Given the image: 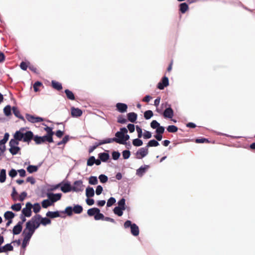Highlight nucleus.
<instances>
[{
  "label": "nucleus",
  "instance_id": "1",
  "mask_svg": "<svg viewBox=\"0 0 255 255\" xmlns=\"http://www.w3.org/2000/svg\"><path fill=\"white\" fill-rule=\"evenodd\" d=\"M40 215H36L33 217L26 224V230H29L34 233L35 230L37 229L40 225Z\"/></svg>",
  "mask_w": 255,
  "mask_h": 255
},
{
  "label": "nucleus",
  "instance_id": "2",
  "mask_svg": "<svg viewBox=\"0 0 255 255\" xmlns=\"http://www.w3.org/2000/svg\"><path fill=\"white\" fill-rule=\"evenodd\" d=\"M127 132L128 129L126 128H121L120 131L116 133V137L107 138L108 143L114 141L120 144L123 143L124 134Z\"/></svg>",
  "mask_w": 255,
  "mask_h": 255
},
{
  "label": "nucleus",
  "instance_id": "3",
  "mask_svg": "<svg viewBox=\"0 0 255 255\" xmlns=\"http://www.w3.org/2000/svg\"><path fill=\"white\" fill-rule=\"evenodd\" d=\"M19 142L16 140H13V139H11L9 142V151L10 153L14 155L18 153L20 151V148L18 146Z\"/></svg>",
  "mask_w": 255,
  "mask_h": 255
},
{
  "label": "nucleus",
  "instance_id": "4",
  "mask_svg": "<svg viewBox=\"0 0 255 255\" xmlns=\"http://www.w3.org/2000/svg\"><path fill=\"white\" fill-rule=\"evenodd\" d=\"M124 227L126 229L130 227L131 233L133 236H137L139 235V228L138 226L134 223L132 224L130 221H127L124 224Z\"/></svg>",
  "mask_w": 255,
  "mask_h": 255
},
{
  "label": "nucleus",
  "instance_id": "5",
  "mask_svg": "<svg viewBox=\"0 0 255 255\" xmlns=\"http://www.w3.org/2000/svg\"><path fill=\"white\" fill-rule=\"evenodd\" d=\"M33 140L36 144H40L46 141L49 143L53 142V138H51L50 137H49L46 135L42 136L35 135L34 136Z\"/></svg>",
  "mask_w": 255,
  "mask_h": 255
},
{
  "label": "nucleus",
  "instance_id": "6",
  "mask_svg": "<svg viewBox=\"0 0 255 255\" xmlns=\"http://www.w3.org/2000/svg\"><path fill=\"white\" fill-rule=\"evenodd\" d=\"M148 153V148L146 146L145 147H141L136 151L135 153L136 158L137 159H142L146 156Z\"/></svg>",
  "mask_w": 255,
  "mask_h": 255
},
{
  "label": "nucleus",
  "instance_id": "7",
  "mask_svg": "<svg viewBox=\"0 0 255 255\" xmlns=\"http://www.w3.org/2000/svg\"><path fill=\"white\" fill-rule=\"evenodd\" d=\"M73 191L78 192L82 191L84 190V185L82 180H79L74 182L73 185L72 186Z\"/></svg>",
  "mask_w": 255,
  "mask_h": 255
},
{
  "label": "nucleus",
  "instance_id": "8",
  "mask_svg": "<svg viewBox=\"0 0 255 255\" xmlns=\"http://www.w3.org/2000/svg\"><path fill=\"white\" fill-rule=\"evenodd\" d=\"M32 207V205L30 203L27 202L26 204L25 207L22 210V215L27 217H30L31 216Z\"/></svg>",
  "mask_w": 255,
  "mask_h": 255
},
{
  "label": "nucleus",
  "instance_id": "9",
  "mask_svg": "<svg viewBox=\"0 0 255 255\" xmlns=\"http://www.w3.org/2000/svg\"><path fill=\"white\" fill-rule=\"evenodd\" d=\"M25 118L28 122L31 123H39L43 121V119L41 117H35L29 114H26Z\"/></svg>",
  "mask_w": 255,
  "mask_h": 255
},
{
  "label": "nucleus",
  "instance_id": "10",
  "mask_svg": "<svg viewBox=\"0 0 255 255\" xmlns=\"http://www.w3.org/2000/svg\"><path fill=\"white\" fill-rule=\"evenodd\" d=\"M47 196L48 199L51 200V201L52 202V203L53 204L54 202H55L61 199V196H62V194L61 193L54 194V193H49L47 194Z\"/></svg>",
  "mask_w": 255,
  "mask_h": 255
},
{
  "label": "nucleus",
  "instance_id": "11",
  "mask_svg": "<svg viewBox=\"0 0 255 255\" xmlns=\"http://www.w3.org/2000/svg\"><path fill=\"white\" fill-rule=\"evenodd\" d=\"M34 135L31 131H27L23 132V141L29 143L32 139L34 138Z\"/></svg>",
  "mask_w": 255,
  "mask_h": 255
},
{
  "label": "nucleus",
  "instance_id": "12",
  "mask_svg": "<svg viewBox=\"0 0 255 255\" xmlns=\"http://www.w3.org/2000/svg\"><path fill=\"white\" fill-rule=\"evenodd\" d=\"M169 85L168 78L167 77H164L157 85V88L160 90H163L164 88Z\"/></svg>",
  "mask_w": 255,
  "mask_h": 255
},
{
  "label": "nucleus",
  "instance_id": "13",
  "mask_svg": "<svg viewBox=\"0 0 255 255\" xmlns=\"http://www.w3.org/2000/svg\"><path fill=\"white\" fill-rule=\"evenodd\" d=\"M148 168V165L141 166L136 170V174L139 177H142Z\"/></svg>",
  "mask_w": 255,
  "mask_h": 255
},
{
  "label": "nucleus",
  "instance_id": "14",
  "mask_svg": "<svg viewBox=\"0 0 255 255\" xmlns=\"http://www.w3.org/2000/svg\"><path fill=\"white\" fill-rule=\"evenodd\" d=\"M13 140H16L18 142L19 141H23V132L21 130L16 131L13 135Z\"/></svg>",
  "mask_w": 255,
  "mask_h": 255
},
{
  "label": "nucleus",
  "instance_id": "15",
  "mask_svg": "<svg viewBox=\"0 0 255 255\" xmlns=\"http://www.w3.org/2000/svg\"><path fill=\"white\" fill-rule=\"evenodd\" d=\"M106 143H108L107 138L100 140L99 142H96L94 145L90 147L89 151L91 153L93 152L98 146Z\"/></svg>",
  "mask_w": 255,
  "mask_h": 255
},
{
  "label": "nucleus",
  "instance_id": "16",
  "mask_svg": "<svg viewBox=\"0 0 255 255\" xmlns=\"http://www.w3.org/2000/svg\"><path fill=\"white\" fill-rule=\"evenodd\" d=\"M117 110L120 113H125L127 111L128 106L126 104L124 103H119L116 104Z\"/></svg>",
  "mask_w": 255,
  "mask_h": 255
},
{
  "label": "nucleus",
  "instance_id": "17",
  "mask_svg": "<svg viewBox=\"0 0 255 255\" xmlns=\"http://www.w3.org/2000/svg\"><path fill=\"white\" fill-rule=\"evenodd\" d=\"M164 118L171 119L173 116V111L172 109L169 107L166 108L163 112Z\"/></svg>",
  "mask_w": 255,
  "mask_h": 255
},
{
  "label": "nucleus",
  "instance_id": "18",
  "mask_svg": "<svg viewBox=\"0 0 255 255\" xmlns=\"http://www.w3.org/2000/svg\"><path fill=\"white\" fill-rule=\"evenodd\" d=\"M61 190L64 193H67L72 191V186L69 183H66L61 186Z\"/></svg>",
  "mask_w": 255,
  "mask_h": 255
},
{
  "label": "nucleus",
  "instance_id": "19",
  "mask_svg": "<svg viewBox=\"0 0 255 255\" xmlns=\"http://www.w3.org/2000/svg\"><path fill=\"white\" fill-rule=\"evenodd\" d=\"M82 114V111L78 109L72 107L71 108V115L73 117H79Z\"/></svg>",
  "mask_w": 255,
  "mask_h": 255
},
{
  "label": "nucleus",
  "instance_id": "20",
  "mask_svg": "<svg viewBox=\"0 0 255 255\" xmlns=\"http://www.w3.org/2000/svg\"><path fill=\"white\" fill-rule=\"evenodd\" d=\"M22 226L21 223H18L17 224L13 227L12 233L13 235H18L21 232Z\"/></svg>",
  "mask_w": 255,
  "mask_h": 255
},
{
  "label": "nucleus",
  "instance_id": "21",
  "mask_svg": "<svg viewBox=\"0 0 255 255\" xmlns=\"http://www.w3.org/2000/svg\"><path fill=\"white\" fill-rule=\"evenodd\" d=\"M95 192L92 187L88 186L86 189V195L88 198L92 197L94 196Z\"/></svg>",
  "mask_w": 255,
  "mask_h": 255
},
{
  "label": "nucleus",
  "instance_id": "22",
  "mask_svg": "<svg viewBox=\"0 0 255 255\" xmlns=\"http://www.w3.org/2000/svg\"><path fill=\"white\" fill-rule=\"evenodd\" d=\"M43 125L45 126L44 129L47 132V134L46 135L48 137H50L51 138H53L52 136L54 134V132L52 131V128L50 127L46 126L45 124H43Z\"/></svg>",
  "mask_w": 255,
  "mask_h": 255
},
{
  "label": "nucleus",
  "instance_id": "23",
  "mask_svg": "<svg viewBox=\"0 0 255 255\" xmlns=\"http://www.w3.org/2000/svg\"><path fill=\"white\" fill-rule=\"evenodd\" d=\"M127 116L128 120L131 123L135 122L137 119V114L135 113H129Z\"/></svg>",
  "mask_w": 255,
  "mask_h": 255
},
{
  "label": "nucleus",
  "instance_id": "24",
  "mask_svg": "<svg viewBox=\"0 0 255 255\" xmlns=\"http://www.w3.org/2000/svg\"><path fill=\"white\" fill-rule=\"evenodd\" d=\"M99 157L101 161L106 162L109 159V155L107 153H101L99 154Z\"/></svg>",
  "mask_w": 255,
  "mask_h": 255
},
{
  "label": "nucleus",
  "instance_id": "25",
  "mask_svg": "<svg viewBox=\"0 0 255 255\" xmlns=\"http://www.w3.org/2000/svg\"><path fill=\"white\" fill-rule=\"evenodd\" d=\"M46 216L51 218H56V217H59L60 214L58 211H55V212L48 211L46 213Z\"/></svg>",
  "mask_w": 255,
  "mask_h": 255
},
{
  "label": "nucleus",
  "instance_id": "26",
  "mask_svg": "<svg viewBox=\"0 0 255 255\" xmlns=\"http://www.w3.org/2000/svg\"><path fill=\"white\" fill-rule=\"evenodd\" d=\"M6 179V170L4 169H1L0 171V182L3 183Z\"/></svg>",
  "mask_w": 255,
  "mask_h": 255
},
{
  "label": "nucleus",
  "instance_id": "27",
  "mask_svg": "<svg viewBox=\"0 0 255 255\" xmlns=\"http://www.w3.org/2000/svg\"><path fill=\"white\" fill-rule=\"evenodd\" d=\"M100 212V210L97 208L90 209L87 211V214L90 216L95 215L97 213Z\"/></svg>",
  "mask_w": 255,
  "mask_h": 255
},
{
  "label": "nucleus",
  "instance_id": "28",
  "mask_svg": "<svg viewBox=\"0 0 255 255\" xmlns=\"http://www.w3.org/2000/svg\"><path fill=\"white\" fill-rule=\"evenodd\" d=\"M125 209H123L122 208L119 207H116L114 209V212L115 214L119 216H121L123 214V210Z\"/></svg>",
  "mask_w": 255,
  "mask_h": 255
},
{
  "label": "nucleus",
  "instance_id": "29",
  "mask_svg": "<svg viewBox=\"0 0 255 255\" xmlns=\"http://www.w3.org/2000/svg\"><path fill=\"white\" fill-rule=\"evenodd\" d=\"M52 85L54 89L57 90H60L62 88V86L61 83L54 80L52 81Z\"/></svg>",
  "mask_w": 255,
  "mask_h": 255
},
{
  "label": "nucleus",
  "instance_id": "30",
  "mask_svg": "<svg viewBox=\"0 0 255 255\" xmlns=\"http://www.w3.org/2000/svg\"><path fill=\"white\" fill-rule=\"evenodd\" d=\"M4 217L6 220H12L14 217V214L11 211H7L4 213Z\"/></svg>",
  "mask_w": 255,
  "mask_h": 255
},
{
  "label": "nucleus",
  "instance_id": "31",
  "mask_svg": "<svg viewBox=\"0 0 255 255\" xmlns=\"http://www.w3.org/2000/svg\"><path fill=\"white\" fill-rule=\"evenodd\" d=\"M188 5L186 3L184 2L180 4V10L182 13H185L188 10Z\"/></svg>",
  "mask_w": 255,
  "mask_h": 255
},
{
  "label": "nucleus",
  "instance_id": "32",
  "mask_svg": "<svg viewBox=\"0 0 255 255\" xmlns=\"http://www.w3.org/2000/svg\"><path fill=\"white\" fill-rule=\"evenodd\" d=\"M41 204H42V206L43 208H46L52 205V202L50 200L46 199V200H44L42 202Z\"/></svg>",
  "mask_w": 255,
  "mask_h": 255
},
{
  "label": "nucleus",
  "instance_id": "33",
  "mask_svg": "<svg viewBox=\"0 0 255 255\" xmlns=\"http://www.w3.org/2000/svg\"><path fill=\"white\" fill-rule=\"evenodd\" d=\"M98 183L96 176H91L89 178V183L91 185H96Z\"/></svg>",
  "mask_w": 255,
  "mask_h": 255
},
{
  "label": "nucleus",
  "instance_id": "34",
  "mask_svg": "<svg viewBox=\"0 0 255 255\" xmlns=\"http://www.w3.org/2000/svg\"><path fill=\"white\" fill-rule=\"evenodd\" d=\"M65 93L67 97L71 100H74L75 99V96L74 94L71 91L66 89L65 90Z\"/></svg>",
  "mask_w": 255,
  "mask_h": 255
},
{
  "label": "nucleus",
  "instance_id": "35",
  "mask_svg": "<svg viewBox=\"0 0 255 255\" xmlns=\"http://www.w3.org/2000/svg\"><path fill=\"white\" fill-rule=\"evenodd\" d=\"M27 171L30 173H32L33 172H36L38 170V167L37 166H35V165H29L27 167Z\"/></svg>",
  "mask_w": 255,
  "mask_h": 255
},
{
  "label": "nucleus",
  "instance_id": "36",
  "mask_svg": "<svg viewBox=\"0 0 255 255\" xmlns=\"http://www.w3.org/2000/svg\"><path fill=\"white\" fill-rule=\"evenodd\" d=\"M33 234L34 233L32 232L31 231L29 230H26V228L24 229L23 232V236L30 239H31Z\"/></svg>",
  "mask_w": 255,
  "mask_h": 255
},
{
  "label": "nucleus",
  "instance_id": "37",
  "mask_svg": "<svg viewBox=\"0 0 255 255\" xmlns=\"http://www.w3.org/2000/svg\"><path fill=\"white\" fill-rule=\"evenodd\" d=\"M72 209L73 212L76 214H80L83 211L82 207L79 205H75Z\"/></svg>",
  "mask_w": 255,
  "mask_h": 255
},
{
  "label": "nucleus",
  "instance_id": "38",
  "mask_svg": "<svg viewBox=\"0 0 255 255\" xmlns=\"http://www.w3.org/2000/svg\"><path fill=\"white\" fill-rule=\"evenodd\" d=\"M12 110V112H13V114L16 117H17V118H18L19 119H23V118L21 117V116L20 115L19 111L18 110V109L16 107H13Z\"/></svg>",
  "mask_w": 255,
  "mask_h": 255
},
{
  "label": "nucleus",
  "instance_id": "39",
  "mask_svg": "<svg viewBox=\"0 0 255 255\" xmlns=\"http://www.w3.org/2000/svg\"><path fill=\"white\" fill-rule=\"evenodd\" d=\"M153 115V112L151 110L146 111L144 113V117L146 120L150 119Z\"/></svg>",
  "mask_w": 255,
  "mask_h": 255
},
{
  "label": "nucleus",
  "instance_id": "40",
  "mask_svg": "<svg viewBox=\"0 0 255 255\" xmlns=\"http://www.w3.org/2000/svg\"><path fill=\"white\" fill-rule=\"evenodd\" d=\"M159 145V143L158 141L154 139L150 140L148 142L146 147L148 148V147H153V146H157Z\"/></svg>",
  "mask_w": 255,
  "mask_h": 255
},
{
  "label": "nucleus",
  "instance_id": "41",
  "mask_svg": "<svg viewBox=\"0 0 255 255\" xmlns=\"http://www.w3.org/2000/svg\"><path fill=\"white\" fill-rule=\"evenodd\" d=\"M51 221L50 219L47 218H41L40 217V224H41L43 225H46L50 224Z\"/></svg>",
  "mask_w": 255,
  "mask_h": 255
},
{
  "label": "nucleus",
  "instance_id": "42",
  "mask_svg": "<svg viewBox=\"0 0 255 255\" xmlns=\"http://www.w3.org/2000/svg\"><path fill=\"white\" fill-rule=\"evenodd\" d=\"M132 144L135 146H140L143 144L142 141L139 138H135L133 140Z\"/></svg>",
  "mask_w": 255,
  "mask_h": 255
},
{
  "label": "nucleus",
  "instance_id": "43",
  "mask_svg": "<svg viewBox=\"0 0 255 255\" xmlns=\"http://www.w3.org/2000/svg\"><path fill=\"white\" fill-rule=\"evenodd\" d=\"M167 130L169 132L174 133V132H176L177 131L178 128L175 126L171 125V126H169L167 127Z\"/></svg>",
  "mask_w": 255,
  "mask_h": 255
},
{
  "label": "nucleus",
  "instance_id": "44",
  "mask_svg": "<svg viewBox=\"0 0 255 255\" xmlns=\"http://www.w3.org/2000/svg\"><path fill=\"white\" fill-rule=\"evenodd\" d=\"M21 208V205L20 203H16L15 204L12 205L11 206V209L15 211H19L20 210Z\"/></svg>",
  "mask_w": 255,
  "mask_h": 255
},
{
  "label": "nucleus",
  "instance_id": "45",
  "mask_svg": "<svg viewBox=\"0 0 255 255\" xmlns=\"http://www.w3.org/2000/svg\"><path fill=\"white\" fill-rule=\"evenodd\" d=\"M3 112L5 116H9L11 115V107L10 106L7 105L4 107Z\"/></svg>",
  "mask_w": 255,
  "mask_h": 255
},
{
  "label": "nucleus",
  "instance_id": "46",
  "mask_svg": "<svg viewBox=\"0 0 255 255\" xmlns=\"http://www.w3.org/2000/svg\"><path fill=\"white\" fill-rule=\"evenodd\" d=\"M3 249L4 253L7 251H11L13 250V248L10 244H7L6 245L3 246Z\"/></svg>",
  "mask_w": 255,
  "mask_h": 255
},
{
  "label": "nucleus",
  "instance_id": "47",
  "mask_svg": "<svg viewBox=\"0 0 255 255\" xmlns=\"http://www.w3.org/2000/svg\"><path fill=\"white\" fill-rule=\"evenodd\" d=\"M99 179L101 183H105L108 181V177L104 175L101 174L99 176Z\"/></svg>",
  "mask_w": 255,
  "mask_h": 255
},
{
  "label": "nucleus",
  "instance_id": "48",
  "mask_svg": "<svg viewBox=\"0 0 255 255\" xmlns=\"http://www.w3.org/2000/svg\"><path fill=\"white\" fill-rule=\"evenodd\" d=\"M33 212L35 213L39 212L40 210L41 207L39 203H35L32 206Z\"/></svg>",
  "mask_w": 255,
  "mask_h": 255
},
{
  "label": "nucleus",
  "instance_id": "49",
  "mask_svg": "<svg viewBox=\"0 0 255 255\" xmlns=\"http://www.w3.org/2000/svg\"><path fill=\"white\" fill-rule=\"evenodd\" d=\"M126 200L124 198L121 199L118 202L119 207L122 208L123 209H126L125 208Z\"/></svg>",
  "mask_w": 255,
  "mask_h": 255
},
{
  "label": "nucleus",
  "instance_id": "50",
  "mask_svg": "<svg viewBox=\"0 0 255 255\" xmlns=\"http://www.w3.org/2000/svg\"><path fill=\"white\" fill-rule=\"evenodd\" d=\"M96 161V159L94 156H91L87 161V165L88 166H92L95 162Z\"/></svg>",
  "mask_w": 255,
  "mask_h": 255
},
{
  "label": "nucleus",
  "instance_id": "51",
  "mask_svg": "<svg viewBox=\"0 0 255 255\" xmlns=\"http://www.w3.org/2000/svg\"><path fill=\"white\" fill-rule=\"evenodd\" d=\"M17 174V171H16L14 169H11L9 172H8V175L11 177L14 178L15 177Z\"/></svg>",
  "mask_w": 255,
  "mask_h": 255
},
{
  "label": "nucleus",
  "instance_id": "52",
  "mask_svg": "<svg viewBox=\"0 0 255 255\" xmlns=\"http://www.w3.org/2000/svg\"><path fill=\"white\" fill-rule=\"evenodd\" d=\"M116 202V200L115 198L114 197H111L108 200L107 206L108 207H111L112 206L115 202Z\"/></svg>",
  "mask_w": 255,
  "mask_h": 255
},
{
  "label": "nucleus",
  "instance_id": "53",
  "mask_svg": "<svg viewBox=\"0 0 255 255\" xmlns=\"http://www.w3.org/2000/svg\"><path fill=\"white\" fill-rule=\"evenodd\" d=\"M123 158L125 159H128L130 155V152L129 150H125L123 151Z\"/></svg>",
  "mask_w": 255,
  "mask_h": 255
},
{
  "label": "nucleus",
  "instance_id": "54",
  "mask_svg": "<svg viewBox=\"0 0 255 255\" xmlns=\"http://www.w3.org/2000/svg\"><path fill=\"white\" fill-rule=\"evenodd\" d=\"M94 218L96 220H103L104 219V216L99 212L96 213L94 216Z\"/></svg>",
  "mask_w": 255,
  "mask_h": 255
},
{
  "label": "nucleus",
  "instance_id": "55",
  "mask_svg": "<svg viewBox=\"0 0 255 255\" xmlns=\"http://www.w3.org/2000/svg\"><path fill=\"white\" fill-rule=\"evenodd\" d=\"M9 136V135L8 133H5L3 139L0 140V143H2L5 144V143L7 141Z\"/></svg>",
  "mask_w": 255,
  "mask_h": 255
},
{
  "label": "nucleus",
  "instance_id": "56",
  "mask_svg": "<svg viewBox=\"0 0 255 255\" xmlns=\"http://www.w3.org/2000/svg\"><path fill=\"white\" fill-rule=\"evenodd\" d=\"M159 126L160 124L155 120L152 121L150 123V127L153 129L157 128Z\"/></svg>",
  "mask_w": 255,
  "mask_h": 255
},
{
  "label": "nucleus",
  "instance_id": "57",
  "mask_svg": "<svg viewBox=\"0 0 255 255\" xmlns=\"http://www.w3.org/2000/svg\"><path fill=\"white\" fill-rule=\"evenodd\" d=\"M73 211V209H72V207L68 206L66 208L64 212L65 213L67 214L68 216H71L72 214Z\"/></svg>",
  "mask_w": 255,
  "mask_h": 255
},
{
  "label": "nucleus",
  "instance_id": "58",
  "mask_svg": "<svg viewBox=\"0 0 255 255\" xmlns=\"http://www.w3.org/2000/svg\"><path fill=\"white\" fill-rule=\"evenodd\" d=\"M69 138L68 135L65 136L61 141L57 143V145H60L63 144H65L68 141Z\"/></svg>",
  "mask_w": 255,
  "mask_h": 255
},
{
  "label": "nucleus",
  "instance_id": "59",
  "mask_svg": "<svg viewBox=\"0 0 255 255\" xmlns=\"http://www.w3.org/2000/svg\"><path fill=\"white\" fill-rule=\"evenodd\" d=\"M151 133L146 130H145L143 134V138L145 139H149L151 137Z\"/></svg>",
  "mask_w": 255,
  "mask_h": 255
},
{
  "label": "nucleus",
  "instance_id": "60",
  "mask_svg": "<svg viewBox=\"0 0 255 255\" xmlns=\"http://www.w3.org/2000/svg\"><path fill=\"white\" fill-rule=\"evenodd\" d=\"M30 240V238H27L26 237H24L23 240L22 244V247L24 248H25L26 246L28 244Z\"/></svg>",
  "mask_w": 255,
  "mask_h": 255
},
{
  "label": "nucleus",
  "instance_id": "61",
  "mask_svg": "<svg viewBox=\"0 0 255 255\" xmlns=\"http://www.w3.org/2000/svg\"><path fill=\"white\" fill-rule=\"evenodd\" d=\"M120 156V153L118 151H113L112 153V157L114 160H117Z\"/></svg>",
  "mask_w": 255,
  "mask_h": 255
},
{
  "label": "nucleus",
  "instance_id": "62",
  "mask_svg": "<svg viewBox=\"0 0 255 255\" xmlns=\"http://www.w3.org/2000/svg\"><path fill=\"white\" fill-rule=\"evenodd\" d=\"M164 131V128L159 126L156 129V133L162 134Z\"/></svg>",
  "mask_w": 255,
  "mask_h": 255
},
{
  "label": "nucleus",
  "instance_id": "63",
  "mask_svg": "<svg viewBox=\"0 0 255 255\" xmlns=\"http://www.w3.org/2000/svg\"><path fill=\"white\" fill-rule=\"evenodd\" d=\"M103 190V187L101 185H98L96 189V194L97 195H100Z\"/></svg>",
  "mask_w": 255,
  "mask_h": 255
},
{
  "label": "nucleus",
  "instance_id": "64",
  "mask_svg": "<svg viewBox=\"0 0 255 255\" xmlns=\"http://www.w3.org/2000/svg\"><path fill=\"white\" fill-rule=\"evenodd\" d=\"M17 195V193L15 190V188L14 187H13L12 188V192L11 193V197L13 199V200L16 201L17 200V198L16 197V196Z\"/></svg>",
  "mask_w": 255,
  "mask_h": 255
}]
</instances>
